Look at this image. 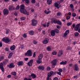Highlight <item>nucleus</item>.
<instances>
[{
    "instance_id": "obj_1",
    "label": "nucleus",
    "mask_w": 80,
    "mask_h": 80,
    "mask_svg": "<svg viewBox=\"0 0 80 80\" xmlns=\"http://www.w3.org/2000/svg\"><path fill=\"white\" fill-rule=\"evenodd\" d=\"M2 41L6 43H8L10 42V39L8 38H4L2 39Z\"/></svg>"
},
{
    "instance_id": "obj_2",
    "label": "nucleus",
    "mask_w": 80,
    "mask_h": 80,
    "mask_svg": "<svg viewBox=\"0 0 80 80\" xmlns=\"http://www.w3.org/2000/svg\"><path fill=\"white\" fill-rule=\"evenodd\" d=\"M57 59H53L52 62L51 63L53 65V66H55L57 65Z\"/></svg>"
},
{
    "instance_id": "obj_3",
    "label": "nucleus",
    "mask_w": 80,
    "mask_h": 80,
    "mask_svg": "<svg viewBox=\"0 0 80 80\" xmlns=\"http://www.w3.org/2000/svg\"><path fill=\"white\" fill-rule=\"evenodd\" d=\"M20 11L21 13H23V14H24L25 15H26L27 13V10L25 9H21V10H20Z\"/></svg>"
},
{
    "instance_id": "obj_4",
    "label": "nucleus",
    "mask_w": 80,
    "mask_h": 80,
    "mask_svg": "<svg viewBox=\"0 0 80 80\" xmlns=\"http://www.w3.org/2000/svg\"><path fill=\"white\" fill-rule=\"evenodd\" d=\"M32 51L30 50H28L27 51L26 53H25V56H27V55H28V56H32Z\"/></svg>"
},
{
    "instance_id": "obj_5",
    "label": "nucleus",
    "mask_w": 80,
    "mask_h": 80,
    "mask_svg": "<svg viewBox=\"0 0 80 80\" xmlns=\"http://www.w3.org/2000/svg\"><path fill=\"white\" fill-rule=\"evenodd\" d=\"M37 23V20L35 19H33L32 20V26H36Z\"/></svg>"
},
{
    "instance_id": "obj_6",
    "label": "nucleus",
    "mask_w": 80,
    "mask_h": 80,
    "mask_svg": "<svg viewBox=\"0 0 80 80\" xmlns=\"http://www.w3.org/2000/svg\"><path fill=\"white\" fill-rule=\"evenodd\" d=\"M48 40H49L48 38H45V39L42 41V43H43V44H45V45H46V44H47V43H48Z\"/></svg>"
},
{
    "instance_id": "obj_7",
    "label": "nucleus",
    "mask_w": 80,
    "mask_h": 80,
    "mask_svg": "<svg viewBox=\"0 0 80 80\" xmlns=\"http://www.w3.org/2000/svg\"><path fill=\"white\" fill-rule=\"evenodd\" d=\"M0 68L2 71V72H4V68H3V62H1L0 63Z\"/></svg>"
},
{
    "instance_id": "obj_8",
    "label": "nucleus",
    "mask_w": 80,
    "mask_h": 80,
    "mask_svg": "<svg viewBox=\"0 0 80 80\" xmlns=\"http://www.w3.org/2000/svg\"><path fill=\"white\" fill-rule=\"evenodd\" d=\"M15 9V8H14L13 5H11L9 7V11H10V10H14Z\"/></svg>"
},
{
    "instance_id": "obj_9",
    "label": "nucleus",
    "mask_w": 80,
    "mask_h": 80,
    "mask_svg": "<svg viewBox=\"0 0 80 80\" xmlns=\"http://www.w3.org/2000/svg\"><path fill=\"white\" fill-rule=\"evenodd\" d=\"M9 13V12H8V10L7 9H5L4 10L3 13L4 15H8Z\"/></svg>"
},
{
    "instance_id": "obj_10",
    "label": "nucleus",
    "mask_w": 80,
    "mask_h": 80,
    "mask_svg": "<svg viewBox=\"0 0 80 80\" xmlns=\"http://www.w3.org/2000/svg\"><path fill=\"white\" fill-rule=\"evenodd\" d=\"M32 64L33 59H32L29 62H28V66H29V67H30V66H32Z\"/></svg>"
},
{
    "instance_id": "obj_11",
    "label": "nucleus",
    "mask_w": 80,
    "mask_h": 80,
    "mask_svg": "<svg viewBox=\"0 0 80 80\" xmlns=\"http://www.w3.org/2000/svg\"><path fill=\"white\" fill-rule=\"evenodd\" d=\"M51 35L52 36V37L54 36L55 35V30H52L51 32Z\"/></svg>"
},
{
    "instance_id": "obj_12",
    "label": "nucleus",
    "mask_w": 80,
    "mask_h": 80,
    "mask_svg": "<svg viewBox=\"0 0 80 80\" xmlns=\"http://www.w3.org/2000/svg\"><path fill=\"white\" fill-rule=\"evenodd\" d=\"M79 27H80V24H78L76 26V27L74 28V30L75 31H78V28Z\"/></svg>"
},
{
    "instance_id": "obj_13",
    "label": "nucleus",
    "mask_w": 80,
    "mask_h": 80,
    "mask_svg": "<svg viewBox=\"0 0 80 80\" xmlns=\"http://www.w3.org/2000/svg\"><path fill=\"white\" fill-rule=\"evenodd\" d=\"M68 33H69V30H67L64 34V37H65L68 35Z\"/></svg>"
},
{
    "instance_id": "obj_14",
    "label": "nucleus",
    "mask_w": 80,
    "mask_h": 80,
    "mask_svg": "<svg viewBox=\"0 0 80 80\" xmlns=\"http://www.w3.org/2000/svg\"><path fill=\"white\" fill-rule=\"evenodd\" d=\"M75 70L76 71L78 70V64H75L74 65Z\"/></svg>"
},
{
    "instance_id": "obj_15",
    "label": "nucleus",
    "mask_w": 80,
    "mask_h": 80,
    "mask_svg": "<svg viewBox=\"0 0 80 80\" xmlns=\"http://www.w3.org/2000/svg\"><path fill=\"white\" fill-rule=\"evenodd\" d=\"M43 54L41 53L38 56V58L39 59H42V58H43Z\"/></svg>"
},
{
    "instance_id": "obj_16",
    "label": "nucleus",
    "mask_w": 80,
    "mask_h": 80,
    "mask_svg": "<svg viewBox=\"0 0 80 80\" xmlns=\"http://www.w3.org/2000/svg\"><path fill=\"white\" fill-rule=\"evenodd\" d=\"M53 73V71H51L50 72L48 73V77H51Z\"/></svg>"
},
{
    "instance_id": "obj_17",
    "label": "nucleus",
    "mask_w": 80,
    "mask_h": 80,
    "mask_svg": "<svg viewBox=\"0 0 80 80\" xmlns=\"http://www.w3.org/2000/svg\"><path fill=\"white\" fill-rule=\"evenodd\" d=\"M62 54H63L62 51H59L58 54V57H60V56H61Z\"/></svg>"
},
{
    "instance_id": "obj_18",
    "label": "nucleus",
    "mask_w": 80,
    "mask_h": 80,
    "mask_svg": "<svg viewBox=\"0 0 80 80\" xmlns=\"http://www.w3.org/2000/svg\"><path fill=\"white\" fill-rule=\"evenodd\" d=\"M41 59H39L38 58V59L37 61H36V62L37 63H38V64H40V63H42V60Z\"/></svg>"
},
{
    "instance_id": "obj_19",
    "label": "nucleus",
    "mask_w": 80,
    "mask_h": 80,
    "mask_svg": "<svg viewBox=\"0 0 80 80\" xmlns=\"http://www.w3.org/2000/svg\"><path fill=\"white\" fill-rule=\"evenodd\" d=\"M11 50H13L15 49V46L13 45L12 46H11L10 48Z\"/></svg>"
},
{
    "instance_id": "obj_20",
    "label": "nucleus",
    "mask_w": 80,
    "mask_h": 80,
    "mask_svg": "<svg viewBox=\"0 0 80 80\" xmlns=\"http://www.w3.org/2000/svg\"><path fill=\"white\" fill-rule=\"evenodd\" d=\"M30 77H31L32 78H36V75L33 73H32L31 74Z\"/></svg>"
},
{
    "instance_id": "obj_21",
    "label": "nucleus",
    "mask_w": 80,
    "mask_h": 80,
    "mask_svg": "<svg viewBox=\"0 0 80 80\" xmlns=\"http://www.w3.org/2000/svg\"><path fill=\"white\" fill-rule=\"evenodd\" d=\"M23 62L22 61H20L18 62V65L19 66L23 65Z\"/></svg>"
},
{
    "instance_id": "obj_22",
    "label": "nucleus",
    "mask_w": 80,
    "mask_h": 80,
    "mask_svg": "<svg viewBox=\"0 0 80 80\" xmlns=\"http://www.w3.org/2000/svg\"><path fill=\"white\" fill-rule=\"evenodd\" d=\"M44 67L42 66H39L38 67V69H39V70H44Z\"/></svg>"
},
{
    "instance_id": "obj_23",
    "label": "nucleus",
    "mask_w": 80,
    "mask_h": 80,
    "mask_svg": "<svg viewBox=\"0 0 80 80\" xmlns=\"http://www.w3.org/2000/svg\"><path fill=\"white\" fill-rule=\"evenodd\" d=\"M15 67V66L13 65V63H11L9 65V68H14Z\"/></svg>"
},
{
    "instance_id": "obj_24",
    "label": "nucleus",
    "mask_w": 80,
    "mask_h": 80,
    "mask_svg": "<svg viewBox=\"0 0 80 80\" xmlns=\"http://www.w3.org/2000/svg\"><path fill=\"white\" fill-rule=\"evenodd\" d=\"M67 63V61H65L64 62H60L61 65H65Z\"/></svg>"
},
{
    "instance_id": "obj_25",
    "label": "nucleus",
    "mask_w": 80,
    "mask_h": 80,
    "mask_svg": "<svg viewBox=\"0 0 80 80\" xmlns=\"http://www.w3.org/2000/svg\"><path fill=\"white\" fill-rule=\"evenodd\" d=\"M13 54V52H11L10 53L8 56V58H10L11 57H12V55Z\"/></svg>"
},
{
    "instance_id": "obj_26",
    "label": "nucleus",
    "mask_w": 80,
    "mask_h": 80,
    "mask_svg": "<svg viewBox=\"0 0 80 80\" xmlns=\"http://www.w3.org/2000/svg\"><path fill=\"white\" fill-rule=\"evenodd\" d=\"M52 0H48L47 1L48 4L49 5H50L52 3Z\"/></svg>"
},
{
    "instance_id": "obj_27",
    "label": "nucleus",
    "mask_w": 80,
    "mask_h": 80,
    "mask_svg": "<svg viewBox=\"0 0 80 80\" xmlns=\"http://www.w3.org/2000/svg\"><path fill=\"white\" fill-rule=\"evenodd\" d=\"M20 7V10H21V9H25V6H24L23 4L21 5Z\"/></svg>"
},
{
    "instance_id": "obj_28",
    "label": "nucleus",
    "mask_w": 80,
    "mask_h": 80,
    "mask_svg": "<svg viewBox=\"0 0 80 80\" xmlns=\"http://www.w3.org/2000/svg\"><path fill=\"white\" fill-rule=\"evenodd\" d=\"M57 23L58 25H62V22H60V21L59 20H58L57 21Z\"/></svg>"
},
{
    "instance_id": "obj_29",
    "label": "nucleus",
    "mask_w": 80,
    "mask_h": 80,
    "mask_svg": "<svg viewBox=\"0 0 80 80\" xmlns=\"http://www.w3.org/2000/svg\"><path fill=\"white\" fill-rule=\"evenodd\" d=\"M54 30L56 33H59V30H58L57 29H55Z\"/></svg>"
},
{
    "instance_id": "obj_30",
    "label": "nucleus",
    "mask_w": 80,
    "mask_h": 80,
    "mask_svg": "<svg viewBox=\"0 0 80 80\" xmlns=\"http://www.w3.org/2000/svg\"><path fill=\"white\" fill-rule=\"evenodd\" d=\"M79 35V33H78V32H76L74 33V35L76 36V37H78Z\"/></svg>"
},
{
    "instance_id": "obj_31",
    "label": "nucleus",
    "mask_w": 80,
    "mask_h": 80,
    "mask_svg": "<svg viewBox=\"0 0 80 80\" xmlns=\"http://www.w3.org/2000/svg\"><path fill=\"white\" fill-rule=\"evenodd\" d=\"M29 34L30 35H33V34H34V32L33 31H30L29 32Z\"/></svg>"
},
{
    "instance_id": "obj_32",
    "label": "nucleus",
    "mask_w": 80,
    "mask_h": 80,
    "mask_svg": "<svg viewBox=\"0 0 80 80\" xmlns=\"http://www.w3.org/2000/svg\"><path fill=\"white\" fill-rule=\"evenodd\" d=\"M23 2V1H25L26 3H27L28 4V3H29V0H22Z\"/></svg>"
},
{
    "instance_id": "obj_33",
    "label": "nucleus",
    "mask_w": 80,
    "mask_h": 80,
    "mask_svg": "<svg viewBox=\"0 0 80 80\" xmlns=\"http://www.w3.org/2000/svg\"><path fill=\"white\" fill-rule=\"evenodd\" d=\"M11 74L12 75H14V76L17 75V73L16 72H13L11 73Z\"/></svg>"
},
{
    "instance_id": "obj_34",
    "label": "nucleus",
    "mask_w": 80,
    "mask_h": 80,
    "mask_svg": "<svg viewBox=\"0 0 80 80\" xmlns=\"http://www.w3.org/2000/svg\"><path fill=\"white\" fill-rule=\"evenodd\" d=\"M72 16L73 17H76V14L75 13H72Z\"/></svg>"
},
{
    "instance_id": "obj_35",
    "label": "nucleus",
    "mask_w": 80,
    "mask_h": 80,
    "mask_svg": "<svg viewBox=\"0 0 80 80\" xmlns=\"http://www.w3.org/2000/svg\"><path fill=\"white\" fill-rule=\"evenodd\" d=\"M47 50H48V51H50L51 50V48L50 47H48L47 48Z\"/></svg>"
},
{
    "instance_id": "obj_36",
    "label": "nucleus",
    "mask_w": 80,
    "mask_h": 80,
    "mask_svg": "<svg viewBox=\"0 0 80 80\" xmlns=\"http://www.w3.org/2000/svg\"><path fill=\"white\" fill-rule=\"evenodd\" d=\"M15 9L16 10H19V9H20V6H19V5H18L17 7H16V8H15Z\"/></svg>"
},
{
    "instance_id": "obj_37",
    "label": "nucleus",
    "mask_w": 80,
    "mask_h": 80,
    "mask_svg": "<svg viewBox=\"0 0 80 80\" xmlns=\"http://www.w3.org/2000/svg\"><path fill=\"white\" fill-rule=\"evenodd\" d=\"M38 42H37V41H35V40H33V43L34 44H37Z\"/></svg>"
},
{
    "instance_id": "obj_38",
    "label": "nucleus",
    "mask_w": 80,
    "mask_h": 80,
    "mask_svg": "<svg viewBox=\"0 0 80 80\" xmlns=\"http://www.w3.org/2000/svg\"><path fill=\"white\" fill-rule=\"evenodd\" d=\"M72 25V22H67V26H70Z\"/></svg>"
},
{
    "instance_id": "obj_39",
    "label": "nucleus",
    "mask_w": 80,
    "mask_h": 80,
    "mask_svg": "<svg viewBox=\"0 0 80 80\" xmlns=\"http://www.w3.org/2000/svg\"><path fill=\"white\" fill-rule=\"evenodd\" d=\"M55 7H58L59 5V4H58V3H55Z\"/></svg>"
},
{
    "instance_id": "obj_40",
    "label": "nucleus",
    "mask_w": 80,
    "mask_h": 80,
    "mask_svg": "<svg viewBox=\"0 0 80 80\" xmlns=\"http://www.w3.org/2000/svg\"><path fill=\"white\" fill-rule=\"evenodd\" d=\"M47 70H48V71H49V70H51V68L49 67H47Z\"/></svg>"
},
{
    "instance_id": "obj_41",
    "label": "nucleus",
    "mask_w": 80,
    "mask_h": 80,
    "mask_svg": "<svg viewBox=\"0 0 80 80\" xmlns=\"http://www.w3.org/2000/svg\"><path fill=\"white\" fill-rule=\"evenodd\" d=\"M9 32H10V30H9V29L7 30L6 32V34H8V33H9Z\"/></svg>"
},
{
    "instance_id": "obj_42",
    "label": "nucleus",
    "mask_w": 80,
    "mask_h": 80,
    "mask_svg": "<svg viewBox=\"0 0 80 80\" xmlns=\"http://www.w3.org/2000/svg\"><path fill=\"white\" fill-rule=\"evenodd\" d=\"M70 6L71 8H73V5L72 4H70Z\"/></svg>"
},
{
    "instance_id": "obj_43",
    "label": "nucleus",
    "mask_w": 80,
    "mask_h": 80,
    "mask_svg": "<svg viewBox=\"0 0 80 80\" xmlns=\"http://www.w3.org/2000/svg\"><path fill=\"white\" fill-rule=\"evenodd\" d=\"M53 23H57V21L56 20H53Z\"/></svg>"
},
{
    "instance_id": "obj_44",
    "label": "nucleus",
    "mask_w": 80,
    "mask_h": 80,
    "mask_svg": "<svg viewBox=\"0 0 80 80\" xmlns=\"http://www.w3.org/2000/svg\"><path fill=\"white\" fill-rule=\"evenodd\" d=\"M32 3H35V2H36V1L35 0H32L31 1Z\"/></svg>"
},
{
    "instance_id": "obj_45",
    "label": "nucleus",
    "mask_w": 80,
    "mask_h": 80,
    "mask_svg": "<svg viewBox=\"0 0 80 80\" xmlns=\"http://www.w3.org/2000/svg\"><path fill=\"white\" fill-rule=\"evenodd\" d=\"M20 19L21 20H24L25 17H21V18H20Z\"/></svg>"
},
{
    "instance_id": "obj_46",
    "label": "nucleus",
    "mask_w": 80,
    "mask_h": 80,
    "mask_svg": "<svg viewBox=\"0 0 80 80\" xmlns=\"http://www.w3.org/2000/svg\"><path fill=\"white\" fill-rule=\"evenodd\" d=\"M61 15V13H60V12H58L57 13V15L58 16H60V15Z\"/></svg>"
},
{
    "instance_id": "obj_47",
    "label": "nucleus",
    "mask_w": 80,
    "mask_h": 80,
    "mask_svg": "<svg viewBox=\"0 0 80 80\" xmlns=\"http://www.w3.org/2000/svg\"><path fill=\"white\" fill-rule=\"evenodd\" d=\"M72 65H73V63H69V67H72Z\"/></svg>"
},
{
    "instance_id": "obj_48",
    "label": "nucleus",
    "mask_w": 80,
    "mask_h": 80,
    "mask_svg": "<svg viewBox=\"0 0 80 80\" xmlns=\"http://www.w3.org/2000/svg\"><path fill=\"white\" fill-rule=\"evenodd\" d=\"M56 54H57V52H52V55H56Z\"/></svg>"
},
{
    "instance_id": "obj_49",
    "label": "nucleus",
    "mask_w": 80,
    "mask_h": 80,
    "mask_svg": "<svg viewBox=\"0 0 80 80\" xmlns=\"http://www.w3.org/2000/svg\"><path fill=\"white\" fill-rule=\"evenodd\" d=\"M66 17H67V20H69V19H70V16H68V17H67V16H66Z\"/></svg>"
},
{
    "instance_id": "obj_50",
    "label": "nucleus",
    "mask_w": 80,
    "mask_h": 80,
    "mask_svg": "<svg viewBox=\"0 0 80 80\" xmlns=\"http://www.w3.org/2000/svg\"><path fill=\"white\" fill-rule=\"evenodd\" d=\"M58 71H59V72H61H61H62V69H58Z\"/></svg>"
},
{
    "instance_id": "obj_51",
    "label": "nucleus",
    "mask_w": 80,
    "mask_h": 80,
    "mask_svg": "<svg viewBox=\"0 0 80 80\" xmlns=\"http://www.w3.org/2000/svg\"><path fill=\"white\" fill-rule=\"evenodd\" d=\"M57 74L59 75H61V72H57Z\"/></svg>"
},
{
    "instance_id": "obj_52",
    "label": "nucleus",
    "mask_w": 80,
    "mask_h": 80,
    "mask_svg": "<svg viewBox=\"0 0 80 80\" xmlns=\"http://www.w3.org/2000/svg\"><path fill=\"white\" fill-rule=\"evenodd\" d=\"M23 37L24 38H27V35H26V34H24L23 35Z\"/></svg>"
},
{
    "instance_id": "obj_53",
    "label": "nucleus",
    "mask_w": 80,
    "mask_h": 80,
    "mask_svg": "<svg viewBox=\"0 0 80 80\" xmlns=\"http://www.w3.org/2000/svg\"><path fill=\"white\" fill-rule=\"evenodd\" d=\"M0 58H1V60H3V59H4V58H5V57L3 56H2L0 57Z\"/></svg>"
},
{
    "instance_id": "obj_54",
    "label": "nucleus",
    "mask_w": 80,
    "mask_h": 80,
    "mask_svg": "<svg viewBox=\"0 0 80 80\" xmlns=\"http://www.w3.org/2000/svg\"><path fill=\"white\" fill-rule=\"evenodd\" d=\"M53 80H58V78L55 77L54 78Z\"/></svg>"
},
{
    "instance_id": "obj_55",
    "label": "nucleus",
    "mask_w": 80,
    "mask_h": 80,
    "mask_svg": "<svg viewBox=\"0 0 80 80\" xmlns=\"http://www.w3.org/2000/svg\"><path fill=\"white\" fill-rule=\"evenodd\" d=\"M36 56V55L35 54V52H34L33 54V57H35Z\"/></svg>"
},
{
    "instance_id": "obj_56",
    "label": "nucleus",
    "mask_w": 80,
    "mask_h": 80,
    "mask_svg": "<svg viewBox=\"0 0 80 80\" xmlns=\"http://www.w3.org/2000/svg\"><path fill=\"white\" fill-rule=\"evenodd\" d=\"M5 50L6 51H8L9 50V49L8 48H5Z\"/></svg>"
},
{
    "instance_id": "obj_57",
    "label": "nucleus",
    "mask_w": 80,
    "mask_h": 80,
    "mask_svg": "<svg viewBox=\"0 0 80 80\" xmlns=\"http://www.w3.org/2000/svg\"><path fill=\"white\" fill-rule=\"evenodd\" d=\"M72 49V48L70 47H68L67 48V50H71Z\"/></svg>"
},
{
    "instance_id": "obj_58",
    "label": "nucleus",
    "mask_w": 80,
    "mask_h": 80,
    "mask_svg": "<svg viewBox=\"0 0 80 80\" xmlns=\"http://www.w3.org/2000/svg\"><path fill=\"white\" fill-rule=\"evenodd\" d=\"M47 27H48L49 26V24H50V22H48L47 23Z\"/></svg>"
},
{
    "instance_id": "obj_59",
    "label": "nucleus",
    "mask_w": 80,
    "mask_h": 80,
    "mask_svg": "<svg viewBox=\"0 0 80 80\" xmlns=\"http://www.w3.org/2000/svg\"><path fill=\"white\" fill-rule=\"evenodd\" d=\"M28 58H24V60H25V61H27V60H28Z\"/></svg>"
},
{
    "instance_id": "obj_60",
    "label": "nucleus",
    "mask_w": 80,
    "mask_h": 80,
    "mask_svg": "<svg viewBox=\"0 0 80 80\" xmlns=\"http://www.w3.org/2000/svg\"><path fill=\"white\" fill-rule=\"evenodd\" d=\"M72 26L74 28H75V24H73Z\"/></svg>"
},
{
    "instance_id": "obj_61",
    "label": "nucleus",
    "mask_w": 80,
    "mask_h": 80,
    "mask_svg": "<svg viewBox=\"0 0 80 80\" xmlns=\"http://www.w3.org/2000/svg\"><path fill=\"white\" fill-rule=\"evenodd\" d=\"M49 13H50V11H49L46 12V14H48Z\"/></svg>"
},
{
    "instance_id": "obj_62",
    "label": "nucleus",
    "mask_w": 80,
    "mask_h": 80,
    "mask_svg": "<svg viewBox=\"0 0 80 80\" xmlns=\"http://www.w3.org/2000/svg\"><path fill=\"white\" fill-rule=\"evenodd\" d=\"M0 47H2V43L0 42Z\"/></svg>"
},
{
    "instance_id": "obj_63",
    "label": "nucleus",
    "mask_w": 80,
    "mask_h": 80,
    "mask_svg": "<svg viewBox=\"0 0 80 80\" xmlns=\"http://www.w3.org/2000/svg\"><path fill=\"white\" fill-rule=\"evenodd\" d=\"M8 78H11V75H8Z\"/></svg>"
},
{
    "instance_id": "obj_64",
    "label": "nucleus",
    "mask_w": 80,
    "mask_h": 80,
    "mask_svg": "<svg viewBox=\"0 0 80 80\" xmlns=\"http://www.w3.org/2000/svg\"><path fill=\"white\" fill-rule=\"evenodd\" d=\"M42 33H43V34H45V31H42Z\"/></svg>"
}]
</instances>
